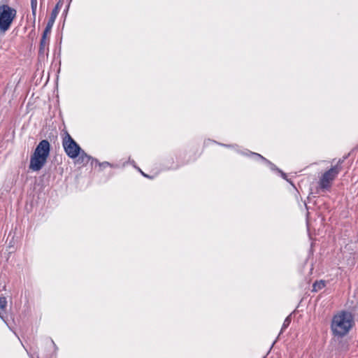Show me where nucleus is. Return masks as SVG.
<instances>
[{
	"label": "nucleus",
	"mask_w": 358,
	"mask_h": 358,
	"mask_svg": "<svg viewBox=\"0 0 358 358\" xmlns=\"http://www.w3.org/2000/svg\"><path fill=\"white\" fill-rule=\"evenodd\" d=\"M291 319L289 317H287L283 322L282 330L287 328L289 325Z\"/></svg>",
	"instance_id": "obj_10"
},
{
	"label": "nucleus",
	"mask_w": 358,
	"mask_h": 358,
	"mask_svg": "<svg viewBox=\"0 0 358 358\" xmlns=\"http://www.w3.org/2000/svg\"><path fill=\"white\" fill-rule=\"evenodd\" d=\"M50 151V145L47 140L41 141L30 157L29 169L40 171L46 164Z\"/></svg>",
	"instance_id": "obj_1"
},
{
	"label": "nucleus",
	"mask_w": 358,
	"mask_h": 358,
	"mask_svg": "<svg viewBox=\"0 0 358 358\" xmlns=\"http://www.w3.org/2000/svg\"><path fill=\"white\" fill-rule=\"evenodd\" d=\"M16 16V10L8 5L0 6V30L7 31Z\"/></svg>",
	"instance_id": "obj_3"
},
{
	"label": "nucleus",
	"mask_w": 358,
	"mask_h": 358,
	"mask_svg": "<svg viewBox=\"0 0 358 358\" xmlns=\"http://www.w3.org/2000/svg\"><path fill=\"white\" fill-rule=\"evenodd\" d=\"M7 301L5 297H0V310H4L6 307Z\"/></svg>",
	"instance_id": "obj_9"
},
{
	"label": "nucleus",
	"mask_w": 358,
	"mask_h": 358,
	"mask_svg": "<svg viewBox=\"0 0 358 358\" xmlns=\"http://www.w3.org/2000/svg\"><path fill=\"white\" fill-rule=\"evenodd\" d=\"M80 159H82V162H87L89 161V159H90V157L88 155H87L85 152H83L80 155Z\"/></svg>",
	"instance_id": "obj_11"
},
{
	"label": "nucleus",
	"mask_w": 358,
	"mask_h": 358,
	"mask_svg": "<svg viewBox=\"0 0 358 358\" xmlns=\"http://www.w3.org/2000/svg\"><path fill=\"white\" fill-rule=\"evenodd\" d=\"M59 10V4L57 3L55 8L52 11L51 17L46 25L45 30L43 31L42 38L41 40V50H44V48L48 44V36L50 34L52 27L58 15Z\"/></svg>",
	"instance_id": "obj_5"
},
{
	"label": "nucleus",
	"mask_w": 358,
	"mask_h": 358,
	"mask_svg": "<svg viewBox=\"0 0 358 358\" xmlns=\"http://www.w3.org/2000/svg\"><path fill=\"white\" fill-rule=\"evenodd\" d=\"M339 171L340 170L337 166L332 167L329 171H326L320 180V187L323 189H328Z\"/></svg>",
	"instance_id": "obj_6"
},
{
	"label": "nucleus",
	"mask_w": 358,
	"mask_h": 358,
	"mask_svg": "<svg viewBox=\"0 0 358 358\" xmlns=\"http://www.w3.org/2000/svg\"><path fill=\"white\" fill-rule=\"evenodd\" d=\"M31 358H34V357H31Z\"/></svg>",
	"instance_id": "obj_15"
},
{
	"label": "nucleus",
	"mask_w": 358,
	"mask_h": 358,
	"mask_svg": "<svg viewBox=\"0 0 358 358\" xmlns=\"http://www.w3.org/2000/svg\"><path fill=\"white\" fill-rule=\"evenodd\" d=\"M253 155H255L257 157L260 158V159L266 161V159L264 157H263L262 155H260L259 154H257V153H253Z\"/></svg>",
	"instance_id": "obj_13"
},
{
	"label": "nucleus",
	"mask_w": 358,
	"mask_h": 358,
	"mask_svg": "<svg viewBox=\"0 0 358 358\" xmlns=\"http://www.w3.org/2000/svg\"><path fill=\"white\" fill-rule=\"evenodd\" d=\"M351 313L342 311L335 315L331 322V331L336 336H343L348 333L353 325Z\"/></svg>",
	"instance_id": "obj_2"
},
{
	"label": "nucleus",
	"mask_w": 358,
	"mask_h": 358,
	"mask_svg": "<svg viewBox=\"0 0 358 358\" xmlns=\"http://www.w3.org/2000/svg\"><path fill=\"white\" fill-rule=\"evenodd\" d=\"M100 166H102L103 168H106L107 166H111L110 164L108 162H104L101 164H99Z\"/></svg>",
	"instance_id": "obj_12"
},
{
	"label": "nucleus",
	"mask_w": 358,
	"mask_h": 358,
	"mask_svg": "<svg viewBox=\"0 0 358 358\" xmlns=\"http://www.w3.org/2000/svg\"><path fill=\"white\" fill-rule=\"evenodd\" d=\"M31 7L32 15L34 17V20H35L36 15L37 0H31Z\"/></svg>",
	"instance_id": "obj_8"
},
{
	"label": "nucleus",
	"mask_w": 358,
	"mask_h": 358,
	"mask_svg": "<svg viewBox=\"0 0 358 358\" xmlns=\"http://www.w3.org/2000/svg\"><path fill=\"white\" fill-rule=\"evenodd\" d=\"M143 176H147L145 173H143V172H141Z\"/></svg>",
	"instance_id": "obj_14"
},
{
	"label": "nucleus",
	"mask_w": 358,
	"mask_h": 358,
	"mask_svg": "<svg viewBox=\"0 0 358 358\" xmlns=\"http://www.w3.org/2000/svg\"><path fill=\"white\" fill-rule=\"evenodd\" d=\"M326 285V282L324 280H320L315 282L313 285V291L318 292L324 288Z\"/></svg>",
	"instance_id": "obj_7"
},
{
	"label": "nucleus",
	"mask_w": 358,
	"mask_h": 358,
	"mask_svg": "<svg viewBox=\"0 0 358 358\" xmlns=\"http://www.w3.org/2000/svg\"><path fill=\"white\" fill-rule=\"evenodd\" d=\"M62 145L66 155L70 158H76L81 151L80 147L69 134H66V136L64 138Z\"/></svg>",
	"instance_id": "obj_4"
}]
</instances>
